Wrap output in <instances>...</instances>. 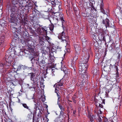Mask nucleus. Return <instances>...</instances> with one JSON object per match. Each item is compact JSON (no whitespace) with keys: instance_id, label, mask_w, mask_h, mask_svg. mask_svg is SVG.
Masks as SVG:
<instances>
[{"instance_id":"9d476101","label":"nucleus","mask_w":122,"mask_h":122,"mask_svg":"<svg viewBox=\"0 0 122 122\" xmlns=\"http://www.w3.org/2000/svg\"><path fill=\"white\" fill-rule=\"evenodd\" d=\"M46 1L48 2V5H47V6L49 10L50 11L52 9V7L56 6L57 0H46Z\"/></svg>"},{"instance_id":"5fc2aeb1","label":"nucleus","mask_w":122,"mask_h":122,"mask_svg":"<svg viewBox=\"0 0 122 122\" xmlns=\"http://www.w3.org/2000/svg\"><path fill=\"white\" fill-rule=\"evenodd\" d=\"M77 85L78 88H80V89H83L84 87V84H78Z\"/></svg>"},{"instance_id":"680f3d73","label":"nucleus","mask_w":122,"mask_h":122,"mask_svg":"<svg viewBox=\"0 0 122 122\" xmlns=\"http://www.w3.org/2000/svg\"><path fill=\"white\" fill-rule=\"evenodd\" d=\"M92 116H93V114L92 113H90L89 111H88L87 114V116L89 118L91 117H92Z\"/></svg>"},{"instance_id":"c85d7f7f","label":"nucleus","mask_w":122,"mask_h":122,"mask_svg":"<svg viewBox=\"0 0 122 122\" xmlns=\"http://www.w3.org/2000/svg\"><path fill=\"white\" fill-rule=\"evenodd\" d=\"M46 63L45 60L42 59L40 61V62L38 63V65L42 67H43L44 68L45 66V64Z\"/></svg>"},{"instance_id":"c9c22d12","label":"nucleus","mask_w":122,"mask_h":122,"mask_svg":"<svg viewBox=\"0 0 122 122\" xmlns=\"http://www.w3.org/2000/svg\"><path fill=\"white\" fill-rule=\"evenodd\" d=\"M76 63H74L71 62V68L72 69V71H75L76 69L75 66Z\"/></svg>"},{"instance_id":"0e129e2a","label":"nucleus","mask_w":122,"mask_h":122,"mask_svg":"<svg viewBox=\"0 0 122 122\" xmlns=\"http://www.w3.org/2000/svg\"><path fill=\"white\" fill-rule=\"evenodd\" d=\"M29 29L30 30L31 32H32V33H35V29L34 30H32V28L31 27H30Z\"/></svg>"},{"instance_id":"7ed1b4c3","label":"nucleus","mask_w":122,"mask_h":122,"mask_svg":"<svg viewBox=\"0 0 122 122\" xmlns=\"http://www.w3.org/2000/svg\"><path fill=\"white\" fill-rule=\"evenodd\" d=\"M12 59L11 57H8L7 56H5V58L3 59V62L0 63V71L2 72L3 71V72H4L3 70H2L3 69H5V71L6 69H9L10 68Z\"/></svg>"},{"instance_id":"4468645a","label":"nucleus","mask_w":122,"mask_h":122,"mask_svg":"<svg viewBox=\"0 0 122 122\" xmlns=\"http://www.w3.org/2000/svg\"><path fill=\"white\" fill-rule=\"evenodd\" d=\"M107 62H106L105 64H104V65H103V63H102V67L104 71L106 72L107 73H109L111 71L110 66L107 64L106 63Z\"/></svg>"},{"instance_id":"2eb2a0df","label":"nucleus","mask_w":122,"mask_h":122,"mask_svg":"<svg viewBox=\"0 0 122 122\" xmlns=\"http://www.w3.org/2000/svg\"><path fill=\"white\" fill-rule=\"evenodd\" d=\"M100 20L102 23L104 25L106 29L107 27L109 26V20L108 19L106 18V19H104V18H101Z\"/></svg>"},{"instance_id":"37998d69","label":"nucleus","mask_w":122,"mask_h":122,"mask_svg":"<svg viewBox=\"0 0 122 122\" xmlns=\"http://www.w3.org/2000/svg\"><path fill=\"white\" fill-rule=\"evenodd\" d=\"M64 84L63 81L62 80H61L59 82H57L55 84V85H59V86H61L63 85Z\"/></svg>"},{"instance_id":"ddd939ff","label":"nucleus","mask_w":122,"mask_h":122,"mask_svg":"<svg viewBox=\"0 0 122 122\" xmlns=\"http://www.w3.org/2000/svg\"><path fill=\"white\" fill-rule=\"evenodd\" d=\"M41 52L42 53V56L43 58L46 59H49L50 55L51 54L49 51H47L44 49L41 50Z\"/></svg>"},{"instance_id":"5701e85b","label":"nucleus","mask_w":122,"mask_h":122,"mask_svg":"<svg viewBox=\"0 0 122 122\" xmlns=\"http://www.w3.org/2000/svg\"><path fill=\"white\" fill-rule=\"evenodd\" d=\"M38 41L40 44L42 46L44 45V44H45L46 40H45L44 37L40 36L39 37Z\"/></svg>"},{"instance_id":"f03ea898","label":"nucleus","mask_w":122,"mask_h":122,"mask_svg":"<svg viewBox=\"0 0 122 122\" xmlns=\"http://www.w3.org/2000/svg\"><path fill=\"white\" fill-rule=\"evenodd\" d=\"M53 13L54 16H52L51 20H50V22L51 23L52 21L53 24L56 25L58 21L60 20L61 22L62 27H64L66 23L64 15L61 13L57 12H53Z\"/></svg>"},{"instance_id":"864d4df0","label":"nucleus","mask_w":122,"mask_h":122,"mask_svg":"<svg viewBox=\"0 0 122 122\" xmlns=\"http://www.w3.org/2000/svg\"><path fill=\"white\" fill-rule=\"evenodd\" d=\"M121 12V10L118 9H116L115 11V13L116 15H118L120 14Z\"/></svg>"},{"instance_id":"58836bf2","label":"nucleus","mask_w":122,"mask_h":122,"mask_svg":"<svg viewBox=\"0 0 122 122\" xmlns=\"http://www.w3.org/2000/svg\"><path fill=\"white\" fill-rule=\"evenodd\" d=\"M29 76H30V80L31 81L33 80L35 77L36 75L35 73L31 72L29 73Z\"/></svg>"},{"instance_id":"6ab92c4d","label":"nucleus","mask_w":122,"mask_h":122,"mask_svg":"<svg viewBox=\"0 0 122 122\" xmlns=\"http://www.w3.org/2000/svg\"><path fill=\"white\" fill-rule=\"evenodd\" d=\"M108 82V84H109L107 86V88L108 91V92H109L110 91H111L112 90L113 86H117L116 85V84H113V81H111L110 80Z\"/></svg>"},{"instance_id":"de8ad7c7","label":"nucleus","mask_w":122,"mask_h":122,"mask_svg":"<svg viewBox=\"0 0 122 122\" xmlns=\"http://www.w3.org/2000/svg\"><path fill=\"white\" fill-rule=\"evenodd\" d=\"M115 47V46L114 44L112 43L111 44V46L109 47L108 49L110 51H111Z\"/></svg>"},{"instance_id":"49530a36","label":"nucleus","mask_w":122,"mask_h":122,"mask_svg":"<svg viewBox=\"0 0 122 122\" xmlns=\"http://www.w3.org/2000/svg\"><path fill=\"white\" fill-rule=\"evenodd\" d=\"M51 25H49V29L51 31L53 32L52 31L54 29V25L52 23H51Z\"/></svg>"},{"instance_id":"f8f14e48","label":"nucleus","mask_w":122,"mask_h":122,"mask_svg":"<svg viewBox=\"0 0 122 122\" xmlns=\"http://www.w3.org/2000/svg\"><path fill=\"white\" fill-rule=\"evenodd\" d=\"M34 49L32 48H28L26 49H25L24 50V51L23 52L26 55H35V53Z\"/></svg>"},{"instance_id":"aec40b11","label":"nucleus","mask_w":122,"mask_h":122,"mask_svg":"<svg viewBox=\"0 0 122 122\" xmlns=\"http://www.w3.org/2000/svg\"><path fill=\"white\" fill-rule=\"evenodd\" d=\"M19 0H12L11 2L10 5H15L21 6H22L23 4L22 2V3H19Z\"/></svg>"},{"instance_id":"69168bd1","label":"nucleus","mask_w":122,"mask_h":122,"mask_svg":"<svg viewBox=\"0 0 122 122\" xmlns=\"http://www.w3.org/2000/svg\"><path fill=\"white\" fill-rule=\"evenodd\" d=\"M3 110L1 109H0V116H1L3 115Z\"/></svg>"},{"instance_id":"7c9ffc66","label":"nucleus","mask_w":122,"mask_h":122,"mask_svg":"<svg viewBox=\"0 0 122 122\" xmlns=\"http://www.w3.org/2000/svg\"><path fill=\"white\" fill-rule=\"evenodd\" d=\"M13 71H14L11 69L10 70V71L8 70V72L6 73L8 77L9 78H10V79H11V77L13 75V72H14V71L13 72Z\"/></svg>"},{"instance_id":"603ef678","label":"nucleus","mask_w":122,"mask_h":122,"mask_svg":"<svg viewBox=\"0 0 122 122\" xmlns=\"http://www.w3.org/2000/svg\"><path fill=\"white\" fill-rule=\"evenodd\" d=\"M63 119H60L59 117H57L55 119V122H63Z\"/></svg>"},{"instance_id":"473e14b6","label":"nucleus","mask_w":122,"mask_h":122,"mask_svg":"<svg viewBox=\"0 0 122 122\" xmlns=\"http://www.w3.org/2000/svg\"><path fill=\"white\" fill-rule=\"evenodd\" d=\"M104 4L103 2V1L102 2H101L100 5V9L101 11L102 12L103 14H106V12L104 9Z\"/></svg>"},{"instance_id":"412c9836","label":"nucleus","mask_w":122,"mask_h":122,"mask_svg":"<svg viewBox=\"0 0 122 122\" xmlns=\"http://www.w3.org/2000/svg\"><path fill=\"white\" fill-rule=\"evenodd\" d=\"M39 57L38 54H36L35 56L32 58L31 59V63L32 64L36 63V64L38 65L37 62L38 60H39Z\"/></svg>"},{"instance_id":"a19ab883","label":"nucleus","mask_w":122,"mask_h":122,"mask_svg":"<svg viewBox=\"0 0 122 122\" xmlns=\"http://www.w3.org/2000/svg\"><path fill=\"white\" fill-rule=\"evenodd\" d=\"M14 39L16 41H18V40L20 39V36L19 35H17L16 34H14Z\"/></svg>"},{"instance_id":"e2e57ef3","label":"nucleus","mask_w":122,"mask_h":122,"mask_svg":"<svg viewBox=\"0 0 122 122\" xmlns=\"http://www.w3.org/2000/svg\"><path fill=\"white\" fill-rule=\"evenodd\" d=\"M59 85H55V84L54 85L53 87L55 88V89H59Z\"/></svg>"},{"instance_id":"6e6d98bb","label":"nucleus","mask_w":122,"mask_h":122,"mask_svg":"<svg viewBox=\"0 0 122 122\" xmlns=\"http://www.w3.org/2000/svg\"><path fill=\"white\" fill-rule=\"evenodd\" d=\"M5 122H13L11 119H10L8 117H7V118H5L4 119Z\"/></svg>"},{"instance_id":"0eeeda50","label":"nucleus","mask_w":122,"mask_h":122,"mask_svg":"<svg viewBox=\"0 0 122 122\" xmlns=\"http://www.w3.org/2000/svg\"><path fill=\"white\" fill-rule=\"evenodd\" d=\"M58 37L59 39L61 40L62 41H65L67 44L69 42V37L67 34L63 31L61 33L59 34L58 36Z\"/></svg>"},{"instance_id":"bf43d9fd","label":"nucleus","mask_w":122,"mask_h":122,"mask_svg":"<svg viewBox=\"0 0 122 122\" xmlns=\"http://www.w3.org/2000/svg\"><path fill=\"white\" fill-rule=\"evenodd\" d=\"M39 25L38 24H35L34 25L33 28L35 30H36V29L39 28Z\"/></svg>"},{"instance_id":"bb28decb","label":"nucleus","mask_w":122,"mask_h":122,"mask_svg":"<svg viewBox=\"0 0 122 122\" xmlns=\"http://www.w3.org/2000/svg\"><path fill=\"white\" fill-rule=\"evenodd\" d=\"M54 56L53 55L51 54L50 56L49 59H48V62L46 63L49 64H51L54 61Z\"/></svg>"},{"instance_id":"f257e3e1","label":"nucleus","mask_w":122,"mask_h":122,"mask_svg":"<svg viewBox=\"0 0 122 122\" xmlns=\"http://www.w3.org/2000/svg\"><path fill=\"white\" fill-rule=\"evenodd\" d=\"M8 8L10 17L9 22L12 26H16L17 25V18H22L24 16L25 10L22 9L21 6H19L10 5Z\"/></svg>"},{"instance_id":"4be33fe9","label":"nucleus","mask_w":122,"mask_h":122,"mask_svg":"<svg viewBox=\"0 0 122 122\" xmlns=\"http://www.w3.org/2000/svg\"><path fill=\"white\" fill-rule=\"evenodd\" d=\"M38 77L37 76H36L33 80H32L33 82V85L32 87V88H33L34 89H35L36 87L35 86V85L37 84L38 82Z\"/></svg>"},{"instance_id":"13d9d810","label":"nucleus","mask_w":122,"mask_h":122,"mask_svg":"<svg viewBox=\"0 0 122 122\" xmlns=\"http://www.w3.org/2000/svg\"><path fill=\"white\" fill-rule=\"evenodd\" d=\"M97 96H96V95H95L94 97V100L96 104V103H98V102L99 101V99L97 98Z\"/></svg>"},{"instance_id":"2f4dec72","label":"nucleus","mask_w":122,"mask_h":122,"mask_svg":"<svg viewBox=\"0 0 122 122\" xmlns=\"http://www.w3.org/2000/svg\"><path fill=\"white\" fill-rule=\"evenodd\" d=\"M25 108L28 110L29 112L32 114V112L31 109L28 107L26 103H22L21 104Z\"/></svg>"},{"instance_id":"39448f33","label":"nucleus","mask_w":122,"mask_h":122,"mask_svg":"<svg viewBox=\"0 0 122 122\" xmlns=\"http://www.w3.org/2000/svg\"><path fill=\"white\" fill-rule=\"evenodd\" d=\"M18 41H16L14 39L12 40V41L11 42V45H10V47L6 53L5 56H7L8 57H11L12 58V56L11 55V53L12 52H14L15 50L14 47H16Z\"/></svg>"},{"instance_id":"09e8293b","label":"nucleus","mask_w":122,"mask_h":122,"mask_svg":"<svg viewBox=\"0 0 122 122\" xmlns=\"http://www.w3.org/2000/svg\"><path fill=\"white\" fill-rule=\"evenodd\" d=\"M77 96L75 94L72 97V100H73V102L75 103H76V101L75 99L76 98Z\"/></svg>"},{"instance_id":"9b49d317","label":"nucleus","mask_w":122,"mask_h":122,"mask_svg":"<svg viewBox=\"0 0 122 122\" xmlns=\"http://www.w3.org/2000/svg\"><path fill=\"white\" fill-rule=\"evenodd\" d=\"M111 72H116L115 73L116 75V76L118 77L119 76V73L118 72V66L115 65H112L110 64Z\"/></svg>"},{"instance_id":"cd10ccee","label":"nucleus","mask_w":122,"mask_h":122,"mask_svg":"<svg viewBox=\"0 0 122 122\" xmlns=\"http://www.w3.org/2000/svg\"><path fill=\"white\" fill-rule=\"evenodd\" d=\"M115 50H116V52H117V53H118V55L117 56V58L119 59H120L121 57V56H122V55H121V51L119 47H117L115 48Z\"/></svg>"},{"instance_id":"8fccbe9b","label":"nucleus","mask_w":122,"mask_h":122,"mask_svg":"<svg viewBox=\"0 0 122 122\" xmlns=\"http://www.w3.org/2000/svg\"><path fill=\"white\" fill-rule=\"evenodd\" d=\"M45 36H44V37L45 40H46V41L49 42L50 41V38L48 36H47V35Z\"/></svg>"},{"instance_id":"3c124183","label":"nucleus","mask_w":122,"mask_h":122,"mask_svg":"<svg viewBox=\"0 0 122 122\" xmlns=\"http://www.w3.org/2000/svg\"><path fill=\"white\" fill-rule=\"evenodd\" d=\"M19 64H15L14 65V66H13V67L14 68V69L16 71V70L18 69V66H19Z\"/></svg>"},{"instance_id":"b1692460","label":"nucleus","mask_w":122,"mask_h":122,"mask_svg":"<svg viewBox=\"0 0 122 122\" xmlns=\"http://www.w3.org/2000/svg\"><path fill=\"white\" fill-rule=\"evenodd\" d=\"M49 27H46V26H44L41 27L42 34H44L45 35H47L48 30H49Z\"/></svg>"},{"instance_id":"a878e982","label":"nucleus","mask_w":122,"mask_h":122,"mask_svg":"<svg viewBox=\"0 0 122 122\" xmlns=\"http://www.w3.org/2000/svg\"><path fill=\"white\" fill-rule=\"evenodd\" d=\"M74 47L75 50V53L79 54L80 53L81 47L79 45L75 44L74 45Z\"/></svg>"},{"instance_id":"f704fd0d","label":"nucleus","mask_w":122,"mask_h":122,"mask_svg":"<svg viewBox=\"0 0 122 122\" xmlns=\"http://www.w3.org/2000/svg\"><path fill=\"white\" fill-rule=\"evenodd\" d=\"M96 41H94V42L93 43V45L94 46V50H97V49H98L99 48L98 46H99V44L98 43V42L96 40Z\"/></svg>"},{"instance_id":"1a4fd4ad","label":"nucleus","mask_w":122,"mask_h":122,"mask_svg":"<svg viewBox=\"0 0 122 122\" xmlns=\"http://www.w3.org/2000/svg\"><path fill=\"white\" fill-rule=\"evenodd\" d=\"M80 77L79 78V79L80 81H79L78 83L76 84V85H78V84H84V83L85 82L86 80H87L88 77V75H82L80 76Z\"/></svg>"},{"instance_id":"dca6fc26","label":"nucleus","mask_w":122,"mask_h":122,"mask_svg":"<svg viewBox=\"0 0 122 122\" xmlns=\"http://www.w3.org/2000/svg\"><path fill=\"white\" fill-rule=\"evenodd\" d=\"M98 39L100 41H102L104 39L105 36L104 35V32L102 30H100L98 31Z\"/></svg>"},{"instance_id":"423d86ee","label":"nucleus","mask_w":122,"mask_h":122,"mask_svg":"<svg viewBox=\"0 0 122 122\" xmlns=\"http://www.w3.org/2000/svg\"><path fill=\"white\" fill-rule=\"evenodd\" d=\"M88 64H79V73L81 75H85L86 74L88 75V73L86 72L87 69Z\"/></svg>"},{"instance_id":"393cba45","label":"nucleus","mask_w":122,"mask_h":122,"mask_svg":"<svg viewBox=\"0 0 122 122\" xmlns=\"http://www.w3.org/2000/svg\"><path fill=\"white\" fill-rule=\"evenodd\" d=\"M98 71V68H96V67H95V66H93L91 69V72L94 75H97V73Z\"/></svg>"},{"instance_id":"4d7b16f0","label":"nucleus","mask_w":122,"mask_h":122,"mask_svg":"<svg viewBox=\"0 0 122 122\" xmlns=\"http://www.w3.org/2000/svg\"><path fill=\"white\" fill-rule=\"evenodd\" d=\"M56 50H55V49L53 48H52L51 49V50H49V52H50V54H53V53L54 52H55Z\"/></svg>"},{"instance_id":"72a5a7b5","label":"nucleus","mask_w":122,"mask_h":122,"mask_svg":"<svg viewBox=\"0 0 122 122\" xmlns=\"http://www.w3.org/2000/svg\"><path fill=\"white\" fill-rule=\"evenodd\" d=\"M80 54H79L75 53V56H74L73 58V59L71 62L76 63V62L78 59V57L79 56Z\"/></svg>"},{"instance_id":"6e6552de","label":"nucleus","mask_w":122,"mask_h":122,"mask_svg":"<svg viewBox=\"0 0 122 122\" xmlns=\"http://www.w3.org/2000/svg\"><path fill=\"white\" fill-rule=\"evenodd\" d=\"M22 42L24 45L27 46L28 48H32L34 49V43L30 40L25 39L23 41H22Z\"/></svg>"},{"instance_id":"f3484780","label":"nucleus","mask_w":122,"mask_h":122,"mask_svg":"<svg viewBox=\"0 0 122 122\" xmlns=\"http://www.w3.org/2000/svg\"><path fill=\"white\" fill-rule=\"evenodd\" d=\"M86 19L88 20V21L91 22H96L97 18H94V16L92 14H89V15L88 16H86Z\"/></svg>"},{"instance_id":"ea45409f","label":"nucleus","mask_w":122,"mask_h":122,"mask_svg":"<svg viewBox=\"0 0 122 122\" xmlns=\"http://www.w3.org/2000/svg\"><path fill=\"white\" fill-rule=\"evenodd\" d=\"M38 109L39 110V111L38 112V114L37 115L38 116V119L41 117V114L43 112V111L41 109Z\"/></svg>"},{"instance_id":"c03bdc74","label":"nucleus","mask_w":122,"mask_h":122,"mask_svg":"<svg viewBox=\"0 0 122 122\" xmlns=\"http://www.w3.org/2000/svg\"><path fill=\"white\" fill-rule=\"evenodd\" d=\"M35 31L37 32L40 34L42 35V30L41 28H39L38 29H36V30H35Z\"/></svg>"},{"instance_id":"a18cd8bd","label":"nucleus","mask_w":122,"mask_h":122,"mask_svg":"<svg viewBox=\"0 0 122 122\" xmlns=\"http://www.w3.org/2000/svg\"><path fill=\"white\" fill-rule=\"evenodd\" d=\"M75 88V85L73 84L69 87V89L70 91L72 92L74 91Z\"/></svg>"},{"instance_id":"c756f323","label":"nucleus","mask_w":122,"mask_h":122,"mask_svg":"<svg viewBox=\"0 0 122 122\" xmlns=\"http://www.w3.org/2000/svg\"><path fill=\"white\" fill-rule=\"evenodd\" d=\"M18 67L17 70H16H16H14V72H16L17 73V72L18 71H20L22 70H24L25 68L26 67L22 65L21 64H19V66H18Z\"/></svg>"},{"instance_id":"052dcab7","label":"nucleus","mask_w":122,"mask_h":122,"mask_svg":"<svg viewBox=\"0 0 122 122\" xmlns=\"http://www.w3.org/2000/svg\"><path fill=\"white\" fill-rule=\"evenodd\" d=\"M104 78L106 79L108 81L107 82H108V81L110 80V77L109 76H104Z\"/></svg>"},{"instance_id":"e433bc0d","label":"nucleus","mask_w":122,"mask_h":122,"mask_svg":"<svg viewBox=\"0 0 122 122\" xmlns=\"http://www.w3.org/2000/svg\"><path fill=\"white\" fill-rule=\"evenodd\" d=\"M59 107L61 111H60V114H65L63 112L65 111V109L64 108V106H62L61 105L59 106Z\"/></svg>"},{"instance_id":"774afa93","label":"nucleus","mask_w":122,"mask_h":122,"mask_svg":"<svg viewBox=\"0 0 122 122\" xmlns=\"http://www.w3.org/2000/svg\"><path fill=\"white\" fill-rule=\"evenodd\" d=\"M32 114V113L31 114V113H30V115L28 114V115L27 117L29 118V119H31Z\"/></svg>"},{"instance_id":"79ce46f5","label":"nucleus","mask_w":122,"mask_h":122,"mask_svg":"<svg viewBox=\"0 0 122 122\" xmlns=\"http://www.w3.org/2000/svg\"><path fill=\"white\" fill-rule=\"evenodd\" d=\"M23 36H27L29 35V33L25 30L24 28V30H23Z\"/></svg>"},{"instance_id":"338daca9","label":"nucleus","mask_w":122,"mask_h":122,"mask_svg":"<svg viewBox=\"0 0 122 122\" xmlns=\"http://www.w3.org/2000/svg\"><path fill=\"white\" fill-rule=\"evenodd\" d=\"M43 14L45 16H46V17H47L49 15V13L48 12H46Z\"/></svg>"},{"instance_id":"4c0bfd02","label":"nucleus","mask_w":122,"mask_h":122,"mask_svg":"<svg viewBox=\"0 0 122 122\" xmlns=\"http://www.w3.org/2000/svg\"><path fill=\"white\" fill-rule=\"evenodd\" d=\"M5 38V36H3L1 37L0 38V45L2 46L3 45Z\"/></svg>"},{"instance_id":"20e7f679","label":"nucleus","mask_w":122,"mask_h":122,"mask_svg":"<svg viewBox=\"0 0 122 122\" xmlns=\"http://www.w3.org/2000/svg\"><path fill=\"white\" fill-rule=\"evenodd\" d=\"M88 49L87 50L88 51L87 53H85L83 52L84 50V48H83L82 50V52L81 53V59L80 61V64H88V61L89 57V53H91V49H89V51H88Z\"/></svg>"},{"instance_id":"a211bd4d","label":"nucleus","mask_w":122,"mask_h":122,"mask_svg":"<svg viewBox=\"0 0 122 122\" xmlns=\"http://www.w3.org/2000/svg\"><path fill=\"white\" fill-rule=\"evenodd\" d=\"M102 41L105 42L106 43V42H107V43L110 42L111 43H112L113 42L111 38V36L108 34L106 35H105L104 39Z\"/></svg>"}]
</instances>
